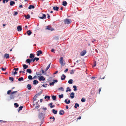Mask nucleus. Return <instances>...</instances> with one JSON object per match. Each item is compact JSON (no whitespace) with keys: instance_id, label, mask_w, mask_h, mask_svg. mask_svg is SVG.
Instances as JSON below:
<instances>
[{"instance_id":"nucleus-1","label":"nucleus","mask_w":126,"mask_h":126,"mask_svg":"<svg viewBox=\"0 0 126 126\" xmlns=\"http://www.w3.org/2000/svg\"><path fill=\"white\" fill-rule=\"evenodd\" d=\"M41 19H44L46 18V15L43 14L41 13L38 16Z\"/></svg>"},{"instance_id":"nucleus-2","label":"nucleus","mask_w":126,"mask_h":126,"mask_svg":"<svg viewBox=\"0 0 126 126\" xmlns=\"http://www.w3.org/2000/svg\"><path fill=\"white\" fill-rule=\"evenodd\" d=\"M64 22L65 24H68L71 22V19H66L64 20Z\"/></svg>"},{"instance_id":"nucleus-3","label":"nucleus","mask_w":126,"mask_h":126,"mask_svg":"<svg viewBox=\"0 0 126 126\" xmlns=\"http://www.w3.org/2000/svg\"><path fill=\"white\" fill-rule=\"evenodd\" d=\"M87 51L85 50H84L80 52V55L81 56H83L86 54Z\"/></svg>"},{"instance_id":"nucleus-4","label":"nucleus","mask_w":126,"mask_h":126,"mask_svg":"<svg viewBox=\"0 0 126 126\" xmlns=\"http://www.w3.org/2000/svg\"><path fill=\"white\" fill-rule=\"evenodd\" d=\"M46 29H47L49 30H50L51 31L54 30V29L53 28L51 27L50 26H47Z\"/></svg>"},{"instance_id":"nucleus-5","label":"nucleus","mask_w":126,"mask_h":126,"mask_svg":"<svg viewBox=\"0 0 126 126\" xmlns=\"http://www.w3.org/2000/svg\"><path fill=\"white\" fill-rule=\"evenodd\" d=\"M39 80L41 81V80H45V79L44 78V77L43 76H41L40 77H39L38 78Z\"/></svg>"},{"instance_id":"nucleus-6","label":"nucleus","mask_w":126,"mask_h":126,"mask_svg":"<svg viewBox=\"0 0 126 126\" xmlns=\"http://www.w3.org/2000/svg\"><path fill=\"white\" fill-rule=\"evenodd\" d=\"M63 57H61L60 59L59 62L60 64H61L62 65H63Z\"/></svg>"},{"instance_id":"nucleus-7","label":"nucleus","mask_w":126,"mask_h":126,"mask_svg":"<svg viewBox=\"0 0 126 126\" xmlns=\"http://www.w3.org/2000/svg\"><path fill=\"white\" fill-rule=\"evenodd\" d=\"M37 55L38 56H39L40 54H42V52L41 50H39L37 51Z\"/></svg>"},{"instance_id":"nucleus-8","label":"nucleus","mask_w":126,"mask_h":126,"mask_svg":"<svg viewBox=\"0 0 126 126\" xmlns=\"http://www.w3.org/2000/svg\"><path fill=\"white\" fill-rule=\"evenodd\" d=\"M32 59H31L30 60L29 59H27L26 60V62L27 63H29V64H30V63L32 61Z\"/></svg>"},{"instance_id":"nucleus-9","label":"nucleus","mask_w":126,"mask_h":126,"mask_svg":"<svg viewBox=\"0 0 126 126\" xmlns=\"http://www.w3.org/2000/svg\"><path fill=\"white\" fill-rule=\"evenodd\" d=\"M64 113V111L63 110H60L59 111V114L60 115H63Z\"/></svg>"},{"instance_id":"nucleus-10","label":"nucleus","mask_w":126,"mask_h":126,"mask_svg":"<svg viewBox=\"0 0 126 126\" xmlns=\"http://www.w3.org/2000/svg\"><path fill=\"white\" fill-rule=\"evenodd\" d=\"M66 78L64 74H63L61 78V79L62 80H64Z\"/></svg>"},{"instance_id":"nucleus-11","label":"nucleus","mask_w":126,"mask_h":126,"mask_svg":"<svg viewBox=\"0 0 126 126\" xmlns=\"http://www.w3.org/2000/svg\"><path fill=\"white\" fill-rule=\"evenodd\" d=\"M17 29L18 31H21L22 29L21 27L20 26H17Z\"/></svg>"},{"instance_id":"nucleus-12","label":"nucleus","mask_w":126,"mask_h":126,"mask_svg":"<svg viewBox=\"0 0 126 126\" xmlns=\"http://www.w3.org/2000/svg\"><path fill=\"white\" fill-rule=\"evenodd\" d=\"M4 58L6 59H7L9 57V54H5L4 55Z\"/></svg>"},{"instance_id":"nucleus-13","label":"nucleus","mask_w":126,"mask_h":126,"mask_svg":"<svg viewBox=\"0 0 126 126\" xmlns=\"http://www.w3.org/2000/svg\"><path fill=\"white\" fill-rule=\"evenodd\" d=\"M59 9V7L57 6L54 7H53V9L55 11H58Z\"/></svg>"},{"instance_id":"nucleus-14","label":"nucleus","mask_w":126,"mask_h":126,"mask_svg":"<svg viewBox=\"0 0 126 126\" xmlns=\"http://www.w3.org/2000/svg\"><path fill=\"white\" fill-rule=\"evenodd\" d=\"M26 33L28 35H30L32 34V32L31 31L29 30L27 31Z\"/></svg>"},{"instance_id":"nucleus-15","label":"nucleus","mask_w":126,"mask_h":126,"mask_svg":"<svg viewBox=\"0 0 126 126\" xmlns=\"http://www.w3.org/2000/svg\"><path fill=\"white\" fill-rule=\"evenodd\" d=\"M27 88L29 90L31 89L32 88V87L31 86V84H28L27 86Z\"/></svg>"},{"instance_id":"nucleus-16","label":"nucleus","mask_w":126,"mask_h":126,"mask_svg":"<svg viewBox=\"0 0 126 126\" xmlns=\"http://www.w3.org/2000/svg\"><path fill=\"white\" fill-rule=\"evenodd\" d=\"M38 82L36 80H35L33 81V84L34 85H36L38 83Z\"/></svg>"},{"instance_id":"nucleus-17","label":"nucleus","mask_w":126,"mask_h":126,"mask_svg":"<svg viewBox=\"0 0 126 126\" xmlns=\"http://www.w3.org/2000/svg\"><path fill=\"white\" fill-rule=\"evenodd\" d=\"M34 8V6L32 5H30L29 7L28 8L30 9H31L32 8L33 9Z\"/></svg>"},{"instance_id":"nucleus-18","label":"nucleus","mask_w":126,"mask_h":126,"mask_svg":"<svg viewBox=\"0 0 126 126\" xmlns=\"http://www.w3.org/2000/svg\"><path fill=\"white\" fill-rule=\"evenodd\" d=\"M26 71L29 73L31 74L32 72V71L30 69H27L26 70Z\"/></svg>"},{"instance_id":"nucleus-19","label":"nucleus","mask_w":126,"mask_h":126,"mask_svg":"<svg viewBox=\"0 0 126 126\" xmlns=\"http://www.w3.org/2000/svg\"><path fill=\"white\" fill-rule=\"evenodd\" d=\"M23 67L24 68V69H26L28 67V66L26 64H24L23 65Z\"/></svg>"},{"instance_id":"nucleus-20","label":"nucleus","mask_w":126,"mask_h":126,"mask_svg":"<svg viewBox=\"0 0 126 126\" xmlns=\"http://www.w3.org/2000/svg\"><path fill=\"white\" fill-rule=\"evenodd\" d=\"M71 95H70V97H71L72 98H73L74 97V93L73 92L72 93L70 94Z\"/></svg>"},{"instance_id":"nucleus-21","label":"nucleus","mask_w":126,"mask_h":126,"mask_svg":"<svg viewBox=\"0 0 126 126\" xmlns=\"http://www.w3.org/2000/svg\"><path fill=\"white\" fill-rule=\"evenodd\" d=\"M10 5L11 6H13V5H14L15 4V2L13 1H11L10 2Z\"/></svg>"},{"instance_id":"nucleus-22","label":"nucleus","mask_w":126,"mask_h":126,"mask_svg":"<svg viewBox=\"0 0 126 126\" xmlns=\"http://www.w3.org/2000/svg\"><path fill=\"white\" fill-rule=\"evenodd\" d=\"M67 4V3L65 1H63L62 4L63 5L65 6Z\"/></svg>"},{"instance_id":"nucleus-23","label":"nucleus","mask_w":126,"mask_h":126,"mask_svg":"<svg viewBox=\"0 0 126 126\" xmlns=\"http://www.w3.org/2000/svg\"><path fill=\"white\" fill-rule=\"evenodd\" d=\"M52 112L54 114H56L57 113V110H55L54 109H53L52 110Z\"/></svg>"},{"instance_id":"nucleus-24","label":"nucleus","mask_w":126,"mask_h":126,"mask_svg":"<svg viewBox=\"0 0 126 126\" xmlns=\"http://www.w3.org/2000/svg\"><path fill=\"white\" fill-rule=\"evenodd\" d=\"M73 80L72 79H70L68 81V83L69 84H71L73 83Z\"/></svg>"},{"instance_id":"nucleus-25","label":"nucleus","mask_w":126,"mask_h":126,"mask_svg":"<svg viewBox=\"0 0 126 126\" xmlns=\"http://www.w3.org/2000/svg\"><path fill=\"white\" fill-rule=\"evenodd\" d=\"M24 16L27 19H29L30 17V16L29 14H28L27 15H25Z\"/></svg>"},{"instance_id":"nucleus-26","label":"nucleus","mask_w":126,"mask_h":126,"mask_svg":"<svg viewBox=\"0 0 126 126\" xmlns=\"http://www.w3.org/2000/svg\"><path fill=\"white\" fill-rule=\"evenodd\" d=\"M39 60V58H38L35 57L33 59V62H34L35 60H36V61H37Z\"/></svg>"},{"instance_id":"nucleus-27","label":"nucleus","mask_w":126,"mask_h":126,"mask_svg":"<svg viewBox=\"0 0 126 126\" xmlns=\"http://www.w3.org/2000/svg\"><path fill=\"white\" fill-rule=\"evenodd\" d=\"M64 102L66 104H69L70 103V100H69L68 101H67V99H66L64 101Z\"/></svg>"},{"instance_id":"nucleus-28","label":"nucleus","mask_w":126,"mask_h":126,"mask_svg":"<svg viewBox=\"0 0 126 126\" xmlns=\"http://www.w3.org/2000/svg\"><path fill=\"white\" fill-rule=\"evenodd\" d=\"M18 80L19 81H23L24 80L23 78L22 77H20L18 78Z\"/></svg>"},{"instance_id":"nucleus-29","label":"nucleus","mask_w":126,"mask_h":126,"mask_svg":"<svg viewBox=\"0 0 126 126\" xmlns=\"http://www.w3.org/2000/svg\"><path fill=\"white\" fill-rule=\"evenodd\" d=\"M52 99L53 100H55L56 98V96L54 95H52Z\"/></svg>"},{"instance_id":"nucleus-30","label":"nucleus","mask_w":126,"mask_h":126,"mask_svg":"<svg viewBox=\"0 0 126 126\" xmlns=\"http://www.w3.org/2000/svg\"><path fill=\"white\" fill-rule=\"evenodd\" d=\"M77 107H79V104L77 103H76L75 104L74 107L75 108H77Z\"/></svg>"},{"instance_id":"nucleus-31","label":"nucleus","mask_w":126,"mask_h":126,"mask_svg":"<svg viewBox=\"0 0 126 126\" xmlns=\"http://www.w3.org/2000/svg\"><path fill=\"white\" fill-rule=\"evenodd\" d=\"M86 101L85 99L83 97H82V99L81 100V101L82 102H85Z\"/></svg>"},{"instance_id":"nucleus-32","label":"nucleus","mask_w":126,"mask_h":126,"mask_svg":"<svg viewBox=\"0 0 126 126\" xmlns=\"http://www.w3.org/2000/svg\"><path fill=\"white\" fill-rule=\"evenodd\" d=\"M15 97V96L13 94H11L10 95V98L11 99H14Z\"/></svg>"},{"instance_id":"nucleus-33","label":"nucleus","mask_w":126,"mask_h":126,"mask_svg":"<svg viewBox=\"0 0 126 126\" xmlns=\"http://www.w3.org/2000/svg\"><path fill=\"white\" fill-rule=\"evenodd\" d=\"M34 56L33 54H31L30 55V58H34Z\"/></svg>"},{"instance_id":"nucleus-34","label":"nucleus","mask_w":126,"mask_h":126,"mask_svg":"<svg viewBox=\"0 0 126 126\" xmlns=\"http://www.w3.org/2000/svg\"><path fill=\"white\" fill-rule=\"evenodd\" d=\"M71 90L69 87H67V89L66 90V92H67L68 91H70Z\"/></svg>"},{"instance_id":"nucleus-35","label":"nucleus","mask_w":126,"mask_h":126,"mask_svg":"<svg viewBox=\"0 0 126 126\" xmlns=\"http://www.w3.org/2000/svg\"><path fill=\"white\" fill-rule=\"evenodd\" d=\"M43 114L42 113H40L39 114V116L40 118H41L42 117V116H43Z\"/></svg>"},{"instance_id":"nucleus-36","label":"nucleus","mask_w":126,"mask_h":126,"mask_svg":"<svg viewBox=\"0 0 126 126\" xmlns=\"http://www.w3.org/2000/svg\"><path fill=\"white\" fill-rule=\"evenodd\" d=\"M17 73V72L15 71L14 72L12 73V75H15Z\"/></svg>"},{"instance_id":"nucleus-37","label":"nucleus","mask_w":126,"mask_h":126,"mask_svg":"<svg viewBox=\"0 0 126 126\" xmlns=\"http://www.w3.org/2000/svg\"><path fill=\"white\" fill-rule=\"evenodd\" d=\"M55 83V82H50L49 83V85L50 86H51L52 85H54V84Z\"/></svg>"},{"instance_id":"nucleus-38","label":"nucleus","mask_w":126,"mask_h":126,"mask_svg":"<svg viewBox=\"0 0 126 126\" xmlns=\"http://www.w3.org/2000/svg\"><path fill=\"white\" fill-rule=\"evenodd\" d=\"M63 94H62L61 95H59V97L60 98H62L63 97Z\"/></svg>"},{"instance_id":"nucleus-39","label":"nucleus","mask_w":126,"mask_h":126,"mask_svg":"<svg viewBox=\"0 0 126 126\" xmlns=\"http://www.w3.org/2000/svg\"><path fill=\"white\" fill-rule=\"evenodd\" d=\"M73 87L74 88V91H76L77 90V87L76 86L74 85Z\"/></svg>"},{"instance_id":"nucleus-40","label":"nucleus","mask_w":126,"mask_h":126,"mask_svg":"<svg viewBox=\"0 0 126 126\" xmlns=\"http://www.w3.org/2000/svg\"><path fill=\"white\" fill-rule=\"evenodd\" d=\"M58 90H61L63 91H64V89L63 88V87H62L59 88L58 89Z\"/></svg>"},{"instance_id":"nucleus-41","label":"nucleus","mask_w":126,"mask_h":126,"mask_svg":"<svg viewBox=\"0 0 126 126\" xmlns=\"http://www.w3.org/2000/svg\"><path fill=\"white\" fill-rule=\"evenodd\" d=\"M28 78L30 79H32V76L31 75L28 76Z\"/></svg>"},{"instance_id":"nucleus-42","label":"nucleus","mask_w":126,"mask_h":126,"mask_svg":"<svg viewBox=\"0 0 126 126\" xmlns=\"http://www.w3.org/2000/svg\"><path fill=\"white\" fill-rule=\"evenodd\" d=\"M14 105L16 107H18L19 105L17 103H15L14 104Z\"/></svg>"},{"instance_id":"nucleus-43","label":"nucleus","mask_w":126,"mask_h":126,"mask_svg":"<svg viewBox=\"0 0 126 126\" xmlns=\"http://www.w3.org/2000/svg\"><path fill=\"white\" fill-rule=\"evenodd\" d=\"M23 108V107L22 106L18 108V109H19L18 110L20 111V110H22V109Z\"/></svg>"},{"instance_id":"nucleus-44","label":"nucleus","mask_w":126,"mask_h":126,"mask_svg":"<svg viewBox=\"0 0 126 126\" xmlns=\"http://www.w3.org/2000/svg\"><path fill=\"white\" fill-rule=\"evenodd\" d=\"M9 79L12 81L14 80V78L13 77H10L9 78Z\"/></svg>"},{"instance_id":"nucleus-45","label":"nucleus","mask_w":126,"mask_h":126,"mask_svg":"<svg viewBox=\"0 0 126 126\" xmlns=\"http://www.w3.org/2000/svg\"><path fill=\"white\" fill-rule=\"evenodd\" d=\"M96 62L95 61L94 63V64L93 65V67H94L96 66Z\"/></svg>"},{"instance_id":"nucleus-46","label":"nucleus","mask_w":126,"mask_h":126,"mask_svg":"<svg viewBox=\"0 0 126 126\" xmlns=\"http://www.w3.org/2000/svg\"><path fill=\"white\" fill-rule=\"evenodd\" d=\"M74 71L73 70H71L70 73L71 74H74Z\"/></svg>"},{"instance_id":"nucleus-47","label":"nucleus","mask_w":126,"mask_h":126,"mask_svg":"<svg viewBox=\"0 0 126 126\" xmlns=\"http://www.w3.org/2000/svg\"><path fill=\"white\" fill-rule=\"evenodd\" d=\"M5 1L6 2H7L8 1V0H3V2L4 3H5Z\"/></svg>"},{"instance_id":"nucleus-48","label":"nucleus","mask_w":126,"mask_h":126,"mask_svg":"<svg viewBox=\"0 0 126 126\" xmlns=\"http://www.w3.org/2000/svg\"><path fill=\"white\" fill-rule=\"evenodd\" d=\"M11 90H8L7 92V94H9L11 92Z\"/></svg>"},{"instance_id":"nucleus-49","label":"nucleus","mask_w":126,"mask_h":126,"mask_svg":"<svg viewBox=\"0 0 126 126\" xmlns=\"http://www.w3.org/2000/svg\"><path fill=\"white\" fill-rule=\"evenodd\" d=\"M18 14V12H15V13L14 14V15L16 16Z\"/></svg>"},{"instance_id":"nucleus-50","label":"nucleus","mask_w":126,"mask_h":126,"mask_svg":"<svg viewBox=\"0 0 126 126\" xmlns=\"http://www.w3.org/2000/svg\"><path fill=\"white\" fill-rule=\"evenodd\" d=\"M1 69H2V71H5L6 69V68H4L2 67V68Z\"/></svg>"},{"instance_id":"nucleus-51","label":"nucleus","mask_w":126,"mask_h":126,"mask_svg":"<svg viewBox=\"0 0 126 126\" xmlns=\"http://www.w3.org/2000/svg\"><path fill=\"white\" fill-rule=\"evenodd\" d=\"M50 63L48 65L47 67H46V68H47V69H48L49 68L50 66Z\"/></svg>"},{"instance_id":"nucleus-52","label":"nucleus","mask_w":126,"mask_h":126,"mask_svg":"<svg viewBox=\"0 0 126 126\" xmlns=\"http://www.w3.org/2000/svg\"><path fill=\"white\" fill-rule=\"evenodd\" d=\"M17 92V91H13L11 93V94H14V93H16Z\"/></svg>"},{"instance_id":"nucleus-53","label":"nucleus","mask_w":126,"mask_h":126,"mask_svg":"<svg viewBox=\"0 0 126 126\" xmlns=\"http://www.w3.org/2000/svg\"><path fill=\"white\" fill-rule=\"evenodd\" d=\"M47 85V84H46V85H45V84H44L42 85V86H43V87H46L47 86H46Z\"/></svg>"},{"instance_id":"nucleus-54","label":"nucleus","mask_w":126,"mask_h":126,"mask_svg":"<svg viewBox=\"0 0 126 126\" xmlns=\"http://www.w3.org/2000/svg\"><path fill=\"white\" fill-rule=\"evenodd\" d=\"M18 70V68H14V70L15 71H17Z\"/></svg>"},{"instance_id":"nucleus-55","label":"nucleus","mask_w":126,"mask_h":126,"mask_svg":"<svg viewBox=\"0 0 126 126\" xmlns=\"http://www.w3.org/2000/svg\"><path fill=\"white\" fill-rule=\"evenodd\" d=\"M101 88H100L98 89L99 93L100 94L101 90Z\"/></svg>"},{"instance_id":"nucleus-56","label":"nucleus","mask_w":126,"mask_h":126,"mask_svg":"<svg viewBox=\"0 0 126 126\" xmlns=\"http://www.w3.org/2000/svg\"><path fill=\"white\" fill-rule=\"evenodd\" d=\"M68 69L67 68L64 71V72H66L67 71H68Z\"/></svg>"},{"instance_id":"nucleus-57","label":"nucleus","mask_w":126,"mask_h":126,"mask_svg":"<svg viewBox=\"0 0 126 126\" xmlns=\"http://www.w3.org/2000/svg\"><path fill=\"white\" fill-rule=\"evenodd\" d=\"M54 49H52L51 50V51L52 52H53L54 53L55 52L54 51Z\"/></svg>"},{"instance_id":"nucleus-58","label":"nucleus","mask_w":126,"mask_h":126,"mask_svg":"<svg viewBox=\"0 0 126 126\" xmlns=\"http://www.w3.org/2000/svg\"><path fill=\"white\" fill-rule=\"evenodd\" d=\"M55 107V105H50V107L51 108H52L53 107Z\"/></svg>"},{"instance_id":"nucleus-59","label":"nucleus","mask_w":126,"mask_h":126,"mask_svg":"<svg viewBox=\"0 0 126 126\" xmlns=\"http://www.w3.org/2000/svg\"><path fill=\"white\" fill-rule=\"evenodd\" d=\"M42 91H41V92H39L38 93V94H39V95H40V94H42Z\"/></svg>"},{"instance_id":"nucleus-60","label":"nucleus","mask_w":126,"mask_h":126,"mask_svg":"<svg viewBox=\"0 0 126 126\" xmlns=\"http://www.w3.org/2000/svg\"><path fill=\"white\" fill-rule=\"evenodd\" d=\"M47 18H49L50 17L49 15L48 14H47Z\"/></svg>"},{"instance_id":"nucleus-61","label":"nucleus","mask_w":126,"mask_h":126,"mask_svg":"<svg viewBox=\"0 0 126 126\" xmlns=\"http://www.w3.org/2000/svg\"><path fill=\"white\" fill-rule=\"evenodd\" d=\"M95 78H96V77H92L91 78V79H95Z\"/></svg>"},{"instance_id":"nucleus-62","label":"nucleus","mask_w":126,"mask_h":126,"mask_svg":"<svg viewBox=\"0 0 126 126\" xmlns=\"http://www.w3.org/2000/svg\"><path fill=\"white\" fill-rule=\"evenodd\" d=\"M47 100H48L50 98V97L49 96H47Z\"/></svg>"},{"instance_id":"nucleus-63","label":"nucleus","mask_w":126,"mask_h":126,"mask_svg":"<svg viewBox=\"0 0 126 126\" xmlns=\"http://www.w3.org/2000/svg\"><path fill=\"white\" fill-rule=\"evenodd\" d=\"M54 82H58V80H57L56 79V80H54Z\"/></svg>"},{"instance_id":"nucleus-64","label":"nucleus","mask_w":126,"mask_h":126,"mask_svg":"<svg viewBox=\"0 0 126 126\" xmlns=\"http://www.w3.org/2000/svg\"><path fill=\"white\" fill-rule=\"evenodd\" d=\"M22 7V5H19V8H21Z\"/></svg>"}]
</instances>
